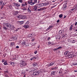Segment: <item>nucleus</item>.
<instances>
[{"label": "nucleus", "mask_w": 77, "mask_h": 77, "mask_svg": "<svg viewBox=\"0 0 77 77\" xmlns=\"http://www.w3.org/2000/svg\"><path fill=\"white\" fill-rule=\"evenodd\" d=\"M29 4H30V5L33 6L34 4L37 3V0H29L28 1Z\"/></svg>", "instance_id": "f257e3e1"}, {"label": "nucleus", "mask_w": 77, "mask_h": 77, "mask_svg": "<svg viewBox=\"0 0 77 77\" xmlns=\"http://www.w3.org/2000/svg\"><path fill=\"white\" fill-rule=\"evenodd\" d=\"M22 62L20 63V66L21 68L24 67V66H25L27 65V63L24 61H23Z\"/></svg>", "instance_id": "f03ea898"}, {"label": "nucleus", "mask_w": 77, "mask_h": 77, "mask_svg": "<svg viewBox=\"0 0 77 77\" xmlns=\"http://www.w3.org/2000/svg\"><path fill=\"white\" fill-rule=\"evenodd\" d=\"M59 33H60L62 37H64L65 36V34L64 33V30H60L59 31Z\"/></svg>", "instance_id": "7ed1b4c3"}, {"label": "nucleus", "mask_w": 77, "mask_h": 77, "mask_svg": "<svg viewBox=\"0 0 77 77\" xmlns=\"http://www.w3.org/2000/svg\"><path fill=\"white\" fill-rule=\"evenodd\" d=\"M40 6L39 5H36V6H34V8L32 9L33 11H35L37 10V8H40V7H38Z\"/></svg>", "instance_id": "20e7f679"}, {"label": "nucleus", "mask_w": 77, "mask_h": 77, "mask_svg": "<svg viewBox=\"0 0 77 77\" xmlns=\"http://www.w3.org/2000/svg\"><path fill=\"white\" fill-rule=\"evenodd\" d=\"M41 74L40 72H39V71H38L34 72L33 73V74L34 76H36V75H38V74Z\"/></svg>", "instance_id": "39448f33"}, {"label": "nucleus", "mask_w": 77, "mask_h": 77, "mask_svg": "<svg viewBox=\"0 0 77 77\" xmlns=\"http://www.w3.org/2000/svg\"><path fill=\"white\" fill-rule=\"evenodd\" d=\"M18 18H20V19H25L26 18V17L25 16H24L22 15H20L17 17Z\"/></svg>", "instance_id": "423d86ee"}, {"label": "nucleus", "mask_w": 77, "mask_h": 77, "mask_svg": "<svg viewBox=\"0 0 77 77\" xmlns=\"http://www.w3.org/2000/svg\"><path fill=\"white\" fill-rule=\"evenodd\" d=\"M5 26H6L7 28H8V27H9L10 28H11V24L10 23H5Z\"/></svg>", "instance_id": "0eeeda50"}, {"label": "nucleus", "mask_w": 77, "mask_h": 77, "mask_svg": "<svg viewBox=\"0 0 77 77\" xmlns=\"http://www.w3.org/2000/svg\"><path fill=\"white\" fill-rule=\"evenodd\" d=\"M14 6H16V7H19V6H20L21 5L19 3H16L14 2Z\"/></svg>", "instance_id": "6e6552de"}, {"label": "nucleus", "mask_w": 77, "mask_h": 77, "mask_svg": "<svg viewBox=\"0 0 77 77\" xmlns=\"http://www.w3.org/2000/svg\"><path fill=\"white\" fill-rule=\"evenodd\" d=\"M27 2H26L23 3L21 5L22 6V7H25V6H27Z\"/></svg>", "instance_id": "1a4fd4ad"}, {"label": "nucleus", "mask_w": 77, "mask_h": 77, "mask_svg": "<svg viewBox=\"0 0 77 77\" xmlns=\"http://www.w3.org/2000/svg\"><path fill=\"white\" fill-rule=\"evenodd\" d=\"M49 5V3H44L41 4V5L42 6H46V5Z\"/></svg>", "instance_id": "9d476101"}, {"label": "nucleus", "mask_w": 77, "mask_h": 77, "mask_svg": "<svg viewBox=\"0 0 77 77\" xmlns=\"http://www.w3.org/2000/svg\"><path fill=\"white\" fill-rule=\"evenodd\" d=\"M19 12H18V11H15L13 12V14L14 15H18V13Z\"/></svg>", "instance_id": "9b49d317"}, {"label": "nucleus", "mask_w": 77, "mask_h": 77, "mask_svg": "<svg viewBox=\"0 0 77 77\" xmlns=\"http://www.w3.org/2000/svg\"><path fill=\"white\" fill-rule=\"evenodd\" d=\"M65 54H66V57H69V55H70V54H69V51H66L65 52Z\"/></svg>", "instance_id": "f8f14e48"}, {"label": "nucleus", "mask_w": 77, "mask_h": 77, "mask_svg": "<svg viewBox=\"0 0 77 77\" xmlns=\"http://www.w3.org/2000/svg\"><path fill=\"white\" fill-rule=\"evenodd\" d=\"M31 9V8H30V7H29L28 8L27 11H28V12H29V13H31V12H32V11H31V10H30Z\"/></svg>", "instance_id": "ddd939ff"}, {"label": "nucleus", "mask_w": 77, "mask_h": 77, "mask_svg": "<svg viewBox=\"0 0 77 77\" xmlns=\"http://www.w3.org/2000/svg\"><path fill=\"white\" fill-rule=\"evenodd\" d=\"M77 10V8L76 7L74 8H73L72 9H71V11H72V12H74V11H75L76 10Z\"/></svg>", "instance_id": "4468645a"}, {"label": "nucleus", "mask_w": 77, "mask_h": 77, "mask_svg": "<svg viewBox=\"0 0 77 77\" xmlns=\"http://www.w3.org/2000/svg\"><path fill=\"white\" fill-rule=\"evenodd\" d=\"M17 23L18 24H22L23 23H24V21H17Z\"/></svg>", "instance_id": "2eb2a0df"}, {"label": "nucleus", "mask_w": 77, "mask_h": 77, "mask_svg": "<svg viewBox=\"0 0 77 77\" xmlns=\"http://www.w3.org/2000/svg\"><path fill=\"white\" fill-rule=\"evenodd\" d=\"M55 63V62H52L51 63H50L48 65V66H52V65H53Z\"/></svg>", "instance_id": "dca6fc26"}, {"label": "nucleus", "mask_w": 77, "mask_h": 77, "mask_svg": "<svg viewBox=\"0 0 77 77\" xmlns=\"http://www.w3.org/2000/svg\"><path fill=\"white\" fill-rule=\"evenodd\" d=\"M6 5V3L5 2L3 3L2 4V6L1 7V9H3V6H5Z\"/></svg>", "instance_id": "f3484780"}, {"label": "nucleus", "mask_w": 77, "mask_h": 77, "mask_svg": "<svg viewBox=\"0 0 77 77\" xmlns=\"http://www.w3.org/2000/svg\"><path fill=\"white\" fill-rule=\"evenodd\" d=\"M33 33H30L28 35V37H31V36H33Z\"/></svg>", "instance_id": "a211bd4d"}, {"label": "nucleus", "mask_w": 77, "mask_h": 77, "mask_svg": "<svg viewBox=\"0 0 77 77\" xmlns=\"http://www.w3.org/2000/svg\"><path fill=\"white\" fill-rule=\"evenodd\" d=\"M14 44H15V43L14 42H12L11 43V44H10V45L11 46V47H12L13 46H14Z\"/></svg>", "instance_id": "6ab92c4d"}, {"label": "nucleus", "mask_w": 77, "mask_h": 77, "mask_svg": "<svg viewBox=\"0 0 77 77\" xmlns=\"http://www.w3.org/2000/svg\"><path fill=\"white\" fill-rule=\"evenodd\" d=\"M72 27H73V26H72V25H71L69 29L70 31L72 30Z\"/></svg>", "instance_id": "aec40b11"}, {"label": "nucleus", "mask_w": 77, "mask_h": 77, "mask_svg": "<svg viewBox=\"0 0 77 77\" xmlns=\"http://www.w3.org/2000/svg\"><path fill=\"white\" fill-rule=\"evenodd\" d=\"M55 75V72H51V75Z\"/></svg>", "instance_id": "412c9836"}, {"label": "nucleus", "mask_w": 77, "mask_h": 77, "mask_svg": "<svg viewBox=\"0 0 77 77\" xmlns=\"http://www.w3.org/2000/svg\"><path fill=\"white\" fill-rule=\"evenodd\" d=\"M53 27V26H50L49 27H48V30H50L51 28H52Z\"/></svg>", "instance_id": "4be33fe9"}, {"label": "nucleus", "mask_w": 77, "mask_h": 77, "mask_svg": "<svg viewBox=\"0 0 77 77\" xmlns=\"http://www.w3.org/2000/svg\"><path fill=\"white\" fill-rule=\"evenodd\" d=\"M33 65L34 66H37V63H33Z\"/></svg>", "instance_id": "5701e85b"}, {"label": "nucleus", "mask_w": 77, "mask_h": 77, "mask_svg": "<svg viewBox=\"0 0 77 77\" xmlns=\"http://www.w3.org/2000/svg\"><path fill=\"white\" fill-rule=\"evenodd\" d=\"M3 3V1H2V0H0V5H2Z\"/></svg>", "instance_id": "b1692460"}, {"label": "nucleus", "mask_w": 77, "mask_h": 77, "mask_svg": "<svg viewBox=\"0 0 77 77\" xmlns=\"http://www.w3.org/2000/svg\"><path fill=\"white\" fill-rule=\"evenodd\" d=\"M9 63H10V65H14V62H12L11 61H10L9 62Z\"/></svg>", "instance_id": "393cba45"}, {"label": "nucleus", "mask_w": 77, "mask_h": 77, "mask_svg": "<svg viewBox=\"0 0 77 77\" xmlns=\"http://www.w3.org/2000/svg\"><path fill=\"white\" fill-rule=\"evenodd\" d=\"M23 27L26 29H27V28H28V27H29V26H28V25H24L23 26Z\"/></svg>", "instance_id": "a878e982"}, {"label": "nucleus", "mask_w": 77, "mask_h": 77, "mask_svg": "<svg viewBox=\"0 0 77 77\" xmlns=\"http://www.w3.org/2000/svg\"><path fill=\"white\" fill-rule=\"evenodd\" d=\"M4 64L5 65H7L8 64V63H7V61H5L4 63Z\"/></svg>", "instance_id": "bb28decb"}, {"label": "nucleus", "mask_w": 77, "mask_h": 77, "mask_svg": "<svg viewBox=\"0 0 77 77\" xmlns=\"http://www.w3.org/2000/svg\"><path fill=\"white\" fill-rule=\"evenodd\" d=\"M59 18H62V17H63V14H60L59 15Z\"/></svg>", "instance_id": "cd10ccee"}, {"label": "nucleus", "mask_w": 77, "mask_h": 77, "mask_svg": "<svg viewBox=\"0 0 77 77\" xmlns=\"http://www.w3.org/2000/svg\"><path fill=\"white\" fill-rule=\"evenodd\" d=\"M68 57L69 58H72V57H73V56L70 54Z\"/></svg>", "instance_id": "c85d7f7f"}, {"label": "nucleus", "mask_w": 77, "mask_h": 77, "mask_svg": "<svg viewBox=\"0 0 77 77\" xmlns=\"http://www.w3.org/2000/svg\"><path fill=\"white\" fill-rule=\"evenodd\" d=\"M25 45L26 46H29V44L28 42H26Z\"/></svg>", "instance_id": "c756f323"}, {"label": "nucleus", "mask_w": 77, "mask_h": 77, "mask_svg": "<svg viewBox=\"0 0 77 77\" xmlns=\"http://www.w3.org/2000/svg\"><path fill=\"white\" fill-rule=\"evenodd\" d=\"M3 29H4V30H7V29H8V28L5 26L3 27Z\"/></svg>", "instance_id": "7c9ffc66"}, {"label": "nucleus", "mask_w": 77, "mask_h": 77, "mask_svg": "<svg viewBox=\"0 0 77 77\" xmlns=\"http://www.w3.org/2000/svg\"><path fill=\"white\" fill-rule=\"evenodd\" d=\"M22 9L23 11H26V10H27V8H26L25 7H23L22 8Z\"/></svg>", "instance_id": "2f4dec72"}, {"label": "nucleus", "mask_w": 77, "mask_h": 77, "mask_svg": "<svg viewBox=\"0 0 77 77\" xmlns=\"http://www.w3.org/2000/svg\"><path fill=\"white\" fill-rule=\"evenodd\" d=\"M26 43V42H25V41H23L22 42V44H24L25 45Z\"/></svg>", "instance_id": "473e14b6"}, {"label": "nucleus", "mask_w": 77, "mask_h": 77, "mask_svg": "<svg viewBox=\"0 0 77 77\" xmlns=\"http://www.w3.org/2000/svg\"><path fill=\"white\" fill-rule=\"evenodd\" d=\"M66 6H64V5L62 9H66Z\"/></svg>", "instance_id": "72a5a7b5"}, {"label": "nucleus", "mask_w": 77, "mask_h": 77, "mask_svg": "<svg viewBox=\"0 0 77 77\" xmlns=\"http://www.w3.org/2000/svg\"><path fill=\"white\" fill-rule=\"evenodd\" d=\"M23 57L25 59H27V55H24Z\"/></svg>", "instance_id": "f704fd0d"}, {"label": "nucleus", "mask_w": 77, "mask_h": 77, "mask_svg": "<svg viewBox=\"0 0 77 77\" xmlns=\"http://www.w3.org/2000/svg\"><path fill=\"white\" fill-rule=\"evenodd\" d=\"M73 65H77V63H73Z\"/></svg>", "instance_id": "c9c22d12"}, {"label": "nucleus", "mask_w": 77, "mask_h": 77, "mask_svg": "<svg viewBox=\"0 0 77 77\" xmlns=\"http://www.w3.org/2000/svg\"><path fill=\"white\" fill-rule=\"evenodd\" d=\"M38 11H42V8L38 9Z\"/></svg>", "instance_id": "e433bc0d"}, {"label": "nucleus", "mask_w": 77, "mask_h": 77, "mask_svg": "<svg viewBox=\"0 0 77 77\" xmlns=\"http://www.w3.org/2000/svg\"><path fill=\"white\" fill-rule=\"evenodd\" d=\"M46 8L44 7L43 8H42V11H43V10H45V9H46Z\"/></svg>", "instance_id": "4c0bfd02"}, {"label": "nucleus", "mask_w": 77, "mask_h": 77, "mask_svg": "<svg viewBox=\"0 0 77 77\" xmlns=\"http://www.w3.org/2000/svg\"><path fill=\"white\" fill-rule=\"evenodd\" d=\"M61 48H62V47H61V46H60L57 48L58 50V49H61Z\"/></svg>", "instance_id": "58836bf2"}, {"label": "nucleus", "mask_w": 77, "mask_h": 77, "mask_svg": "<svg viewBox=\"0 0 77 77\" xmlns=\"http://www.w3.org/2000/svg\"><path fill=\"white\" fill-rule=\"evenodd\" d=\"M19 2L20 3H23V0H19Z\"/></svg>", "instance_id": "ea45409f"}, {"label": "nucleus", "mask_w": 77, "mask_h": 77, "mask_svg": "<svg viewBox=\"0 0 77 77\" xmlns=\"http://www.w3.org/2000/svg\"><path fill=\"white\" fill-rule=\"evenodd\" d=\"M9 7L10 9H11V8H12V6H11V5H9Z\"/></svg>", "instance_id": "a19ab883"}, {"label": "nucleus", "mask_w": 77, "mask_h": 77, "mask_svg": "<svg viewBox=\"0 0 77 77\" xmlns=\"http://www.w3.org/2000/svg\"><path fill=\"white\" fill-rule=\"evenodd\" d=\"M75 42V41L74 40H73L72 41V43H74V42Z\"/></svg>", "instance_id": "79ce46f5"}, {"label": "nucleus", "mask_w": 77, "mask_h": 77, "mask_svg": "<svg viewBox=\"0 0 77 77\" xmlns=\"http://www.w3.org/2000/svg\"><path fill=\"white\" fill-rule=\"evenodd\" d=\"M29 24V22L27 21L26 23V24L28 25Z\"/></svg>", "instance_id": "37998d69"}, {"label": "nucleus", "mask_w": 77, "mask_h": 77, "mask_svg": "<svg viewBox=\"0 0 77 77\" xmlns=\"http://www.w3.org/2000/svg\"><path fill=\"white\" fill-rule=\"evenodd\" d=\"M37 52H38V51H35L34 53L35 54H36V53H37Z\"/></svg>", "instance_id": "c03bdc74"}, {"label": "nucleus", "mask_w": 77, "mask_h": 77, "mask_svg": "<svg viewBox=\"0 0 77 77\" xmlns=\"http://www.w3.org/2000/svg\"><path fill=\"white\" fill-rule=\"evenodd\" d=\"M35 40V38H32V41H34Z\"/></svg>", "instance_id": "a18cd8bd"}, {"label": "nucleus", "mask_w": 77, "mask_h": 77, "mask_svg": "<svg viewBox=\"0 0 77 77\" xmlns=\"http://www.w3.org/2000/svg\"><path fill=\"white\" fill-rule=\"evenodd\" d=\"M58 50L57 49V48H55L54 50V51H56V50Z\"/></svg>", "instance_id": "49530a36"}, {"label": "nucleus", "mask_w": 77, "mask_h": 77, "mask_svg": "<svg viewBox=\"0 0 77 77\" xmlns=\"http://www.w3.org/2000/svg\"><path fill=\"white\" fill-rule=\"evenodd\" d=\"M5 61V60H2V62H4Z\"/></svg>", "instance_id": "de8ad7c7"}, {"label": "nucleus", "mask_w": 77, "mask_h": 77, "mask_svg": "<svg viewBox=\"0 0 77 77\" xmlns=\"http://www.w3.org/2000/svg\"><path fill=\"white\" fill-rule=\"evenodd\" d=\"M5 72H7V73H8V72H9V71H8V70L5 71Z\"/></svg>", "instance_id": "09e8293b"}, {"label": "nucleus", "mask_w": 77, "mask_h": 77, "mask_svg": "<svg viewBox=\"0 0 77 77\" xmlns=\"http://www.w3.org/2000/svg\"><path fill=\"white\" fill-rule=\"evenodd\" d=\"M50 39V37H48V40L49 41Z\"/></svg>", "instance_id": "8fccbe9b"}, {"label": "nucleus", "mask_w": 77, "mask_h": 77, "mask_svg": "<svg viewBox=\"0 0 77 77\" xmlns=\"http://www.w3.org/2000/svg\"><path fill=\"white\" fill-rule=\"evenodd\" d=\"M77 22H76L75 23V26H76V25H77Z\"/></svg>", "instance_id": "3c124183"}, {"label": "nucleus", "mask_w": 77, "mask_h": 77, "mask_svg": "<svg viewBox=\"0 0 77 77\" xmlns=\"http://www.w3.org/2000/svg\"><path fill=\"white\" fill-rule=\"evenodd\" d=\"M16 48H19V46H17L16 47Z\"/></svg>", "instance_id": "603ef678"}, {"label": "nucleus", "mask_w": 77, "mask_h": 77, "mask_svg": "<svg viewBox=\"0 0 77 77\" xmlns=\"http://www.w3.org/2000/svg\"><path fill=\"white\" fill-rule=\"evenodd\" d=\"M59 20H58L57 21V23H59Z\"/></svg>", "instance_id": "864d4df0"}, {"label": "nucleus", "mask_w": 77, "mask_h": 77, "mask_svg": "<svg viewBox=\"0 0 77 77\" xmlns=\"http://www.w3.org/2000/svg\"><path fill=\"white\" fill-rule=\"evenodd\" d=\"M39 47H40V45H38L37 47V48H39Z\"/></svg>", "instance_id": "5fc2aeb1"}, {"label": "nucleus", "mask_w": 77, "mask_h": 77, "mask_svg": "<svg viewBox=\"0 0 77 77\" xmlns=\"http://www.w3.org/2000/svg\"><path fill=\"white\" fill-rule=\"evenodd\" d=\"M48 44H51V42H48Z\"/></svg>", "instance_id": "6e6d98bb"}, {"label": "nucleus", "mask_w": 77, "mask_h": 77, "mask_svg": "<svg viewBox=\"0 0 77 77\" xmlns=\"http://www.w3.org/2000/svg\"><path fill=\"white\" fill-rule=\"evenodd\" d=\"M66 17V16H64V17L63 18H65Z\"/></svg>", "instance_id": "4d7b16f0"}, {"label": "nucleus", "mask_w": 77, "mask_h": 77, "mask_svg": "<svg viewBox=\"0 0 77 77\" xmlns=\"http://www.w3.org/2000/svg\"><path fill=\"white\" fill-rule=\"evenodd\" d=\"M5 56H6V55H5V54H4L3 56H4V57H5Z\"/></svg>", "instance_id": "13d9d810"}, {"label": "nucleus", "mask_w": 77, "mask_h": 77, "mask_svg": "<svg viewBox=\"0 0 77 77\" xmlns=\"http://www.w3.org/2000/svg\"><path fill=\"white\" fill-rule=\"evenodd\" d=\"M18 29H19V28L17 29L16 30V31H18Z\"/></svg>", "instance_id": "bf43d9fd"}, {"label": "nucleus", "mask_w": 77, "mask_h": 77, "mask_svg": "<svg viewBox=\"0 0 77 77\" xmlns=\"http://www.w3.org/2000/svg\"><path fill=\"white\" fill-rule=\"evenodd\" d=\"M26 71H29V69H27L26 70Z\"/></svg>", "instance_id": "052dcab7"}, {"label": "nucleus", "mask_w": 77, "mask_h": 77, "mask_svg": "<svg viewBox=\"0 0 77 77\" xmlns=\"http://www.w3.org/2000/svg\"><path fill=\"white\" fill-rule=\"evenodd\" d=\"M40 1H38V3H40Z\"/></svg>", "instance_id": "680f3d73"}, {"label": "nucleus", "mask_w": 77, "mask_h": 77, "mask_svg": "<svg viewBox=\"0 0 77 77\" xmlns=\"http://www.w3.org/2000/svg\"><path fill=\"white\" fill-rule=\"evenodd\" d=\"M74 72H77V70H75V71Z\"/></svg>", "instance_id": "e2e57ef3"}, {"label": "nucleus", "mask_w": 77, "mask_h": 77, "mask_svg": "<svg viewBox=\"0 0 77 77\" xmlns=\"http://www.w3.org/2000/svg\"><path fill=\"white\" fill-rule=\"evenodd\" d=\"M23 77H26V75H24V76H23Z\"/></svg>", "instance_id": "0e129e2a"}, {"label": "nucleus", "mask_w": 77, "mask_h": 77, "mask_svg": "<svg viewBox=\"0 0 77 77\" xmlns=\"http://www.w3.org/2000/svg\"><path fill=\"white\" fill-rule=\"evenodd\" d=\"M31 60H33V59L32 58L30 59Z\"/></svg>", "instance_id": "69168bd1"}, {"label": "nucleus", "mask_w": 77, "mask_h": 77, "mask_svg": "<svg viewBox=\"0 0 77 77\" xmlns=\"http://www.w3.org/2000/svg\"><path fill=\"white\" fill-rule=\"evenodd\" d=\"M34 58H35V59H36V57H34Z\"/></svg>", "instance_id": "338daca9"}, {"label": "nucleus", "mask_w": 77, "mask_h": 77, "mask_svg": "<svg viewBox=\"0 0 77 77\" xmlns=\"http://www.w3.org/2000/svg\"><path fill=\"white\" fill-rule=\"evenodd\" d=\"M75 31H76V32H77V29H76V30H75Z\"/></svg>", "instance_id": "774afa93"}]
</instances>
